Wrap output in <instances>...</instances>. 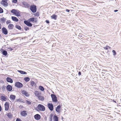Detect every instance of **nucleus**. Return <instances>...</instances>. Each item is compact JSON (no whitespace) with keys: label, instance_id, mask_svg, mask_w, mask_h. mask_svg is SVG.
<instances>
[{"label":"nucleus","instance_id":"nucleus-1","mask_svg":"<svg viewBox=\"0 0 121 121\" xmlns=\"http://www.w3.org/2000/svg\"><path fill=\"white\" fill-rule=\"evenodd\" d=\"M37 21L36 19H35L34 17H31L27 21H24V23L26 24L27 26L29 27H31L32 25L30 22L35 23L37 22Z\"/></svg>","mask_w":121,"mask_h":121},{"label":"nucleus","instance_id":"nucleus-2","mask_svg":"<svg viewBox=\"0 0 121 121\" xmlns=\"http://www.w3.org/2000/svg\"><path fill=\"white\" fill-rule=\"evenodd\" d=\"M30 10L33 13H35L37 10L36 6L35 5L32 4L31 5L30 7Z\"/></svg>","mask_w":121,"mask_h":121},{"label":"nucleus","instance_id":"nucleus-3","mask_svg":"<svg viewBox=\"0 0 121 121\" xmlns=\"http://www.w3.org/2000/svg\"><path fill=\"white\" fill-rule=\"evenodd\" d=\"M11 12L17 17L21 16L20 13L18 10H17L15 9H13L11 10Z\"/></svg>","mask_w":121,"mask_h":121},{"label":"nucleus","instance_id":"nucleus-4","mask_svg":"<svg viewBox=\"0 0 121 121\" xmlns=\"http://www.w3.org/2000/svg\"><path fill=\"white\" fill-rule=\"evenodd\" d=\"M37 107L38 109L37 110L38 111H45V108L44 106L42 104H39Z\"/></svg>","mask_w":121,"mask_h":121},{"label":"nucleus","instance_id":"nucleus-5","mask_svg":"<svg viewBox=\"0 0 121 121\" xmlns=\"http://www.w3.org/2000/svg\"><path fill=\"white\" fill-rule=\"evenodd\" d=\"M0 4L3 6L6 7L8 5L7 0H2L0 2Z\"/></svg>","mask_w":121,"mask_h":121},{"label":"nucleus","instance_id":"nucleus-6","mask_svg":"<svg viewBox=\"0 0 121 121\" xmlns=\"http://www.w3.org/2000/svg\"><path fill=\"white\" fill-rule=\"evenodd\" d=\"M15 86L17 88H21L23 86V84L19 82H16L15 83Z\"/></svg>","mask_w":121,"mask_h":121},{"label":"nucleus","instance_id":"nucleus-7","mask_svg":"<svg viewBox=\"0 0 121 121\" xmlns=\"http://www.w3.org/2000/svg\"><path fill=\"white\" fill-rule=\"evenodd\" d=\"M51 96L53 102H56L57 101L56 97L55 95L51 94Z\"/></svg>","mask_w":121,"mask_h":121},{"label":"nucleus","instance_id":"nucleus-8","mask_svg":"<svg viewBox=\"0 0 121 121\" xmlns=\"http://www.w3.org/2000/svg\"><path fill=\"white\" fill-rule=\"evenodd\" d=\"M48 107L50 111H52L53 110L54 106L52 104L50 103L48 104Z\"/></svg>","mask_w":121,"mask_h":121},{"label":"nucleus","instance_id":"nucleus-9","mask_svg":"<svg viewBox=\"0 0 121 121\" xmlns=\"http://www.w3.org/2000/svg\"><path fill=\"white\" fill-rule=\"evenodd\" d=\"M61 106L60 105H58L56 108V111L58 113H59L61 112Z\"/></svg>","mask_w":121,"mask_h":121},{"label":"nucleus","instance_id":"nucleus-10","mask_svg":"<svg viewBox=\"0 0 121 121\" xmlns=\"http://www.w3.org/2000/svg\"><path fill=\"white\" fill-rule=\"evenodd\" d=\"M5 110L8 111L9 108V103L7 102H6L4 104Z\"/></svg>","mask_w":121,"mask_h":121},{"label":"nucleus","instance_id":"nucleus-11","mask_svg":"<svg viewBox=\"0 0 121 121\" xmlns=\"http://www.w3.org/2000/svg\"><path fill=\"white\" fill-rule=\"evenodd\" d=\"M21 93L22 94L26 96H29V94L26 91L24 90L22 91Z\"/></svg>","mask_w":121,"mask_h":121},{"label":"nucleus","instance_id":"nucleus-12","mask_svg":"<svg viewBox=\"0 0 121 121\" xmlns=\"http://www.w3.org/2000/svg\"><path fill=\"white\" fill-rule=\"evenodd\" d=\"M2 33L5 35H6L8 34V31L7 29L4 27H3L2 29Z\"/></svg>","mask_w":121,"mask_h":121},{"label":"nucleus","instance_id":"nucleus-13","mask_svg":"<svg viewBox=\"0 0 121 121\" xmlns=\"http://www.w3.org/2000/svg\"><path fill=\"white\" fill-rule=\"evenodd\" d=\"M34 94L35 96L38 98L41 95V93L40 92L36 91L35 92Z\"/></svg>","mask_w":121,"mask_h":121},{"label":"nucleus","instance_id":"nucleus-14","mask_svg":"<svg viewBox=\"0 0 121 121\" xmlns=\"http://www.w3.org/2000/svg\"><path fill=\"white\" fill-rule=\"evenodd\" d=\"M21 115L23 116L26 117L27 115V112L26 111H23L21 112Z\"/></svg>","mask_w":121,"mask_h":121},{"label":"nucleus","instance_id":"nucleus-15","mask_svg":"<svg viewBox=\"0 0 121 121\" xmlns=\"http://www.w3.org/2000/svg\"><path fill=\"white\" fill-rule=\"evenodd\" d=\"M6 89L8 91H10L12 90V87L11 85H8L6 87Z\"/></svg>","mask_w":121,"mask_h":121},{"label":"nucleus","instance_id":"nucleus-16","mask_svg":"<svg viewBox=\"0 0 121 121\" xmlns=\"http://www.w3.org/2000/svg\"><path fill=\"white\" fill-rule=\"evenodd\" d=\"M22 4L25 8H29L30 6V4L26 2H23Z\"/></svg>","mask_w":121,"mask_h":121},{"label":"nucleus","instance_id":"nucleus-17","mask_svg":"<svg viewBox=\"0 0 121 121\" xmlns=\"http://www.w3.org/2000/svg\"><path fill=\"white\" fill-rule=\"evenodd\" d=\"M34 117L35 119L36 120H39L41 118L40 115L38 114L35 115Z\"/></svg>","mask_w":121,"mask_h":121},{"label":"nucleus","instance_id":"nucleus-18","mask_svg":"<svg viewBox=\"0 0 121 121\" xmlns=\"http://www.w3.org/2000/svg\"><path fill=\"white\" fill-rule=\"evenodd\" d=\"M6 79L7 81L8 82L12 83L13 82V80L9 77H8Z\"/></svg>","mask_w":121,"mask_h":121},{"label":"nucleus","instance_id":"nucleus-19","mask_svg":"<svg viewBox=\"0 0 121 121\" xmlns=\"http://www.w3.org/2000/svg\"><path fill=\"white\" fill-rule=\"evenodd\" d=\"M1 98L2 100L6 101L7 100V96L2 95L1 96Z\"/></svg>","mask_w":121,"mask_h":121},{"label":"nucleus","instance_id":"nucleus-20","mask_svg":"<svg viewBox=\"0 0 121 121\" xmlns=\"http://www.w3.org/2000/svg\"><path fill=\"white\" fill-rule=\"evenodd\" d=\"M9 98L11 100H14L16 98V96L13 95H10Z\"/></svg>","mask_w":121,"mask_h":121},{"label":"nucleus","instance_id":"nucleus-21","mask_svg":"<svg viewBox=\"0 0 121 121\" xmlns=\"http://www.w3.org/2000/svg\"><path fill=\"white\" fill-rule=\"evenodd\" d=\"M11 19L14 21L17 22L18 21V19L17 17H12Z\"/></svg>","mask_w":121,"mask_h":121},{"label":"nucleus","instance_id":"nucleus-22","mask_svg":"<svg viewBox=\"0 0 121 121\" xmlns=\"http://www.w3.org/2000/svg\"><path fill=\"white\" fill-rule=\"evenodd\" d=\"M13 27L14 25L12 24H9L8 26V28L9 30L13 29Z\"/></svg>","mask_w":121,"mask_h":121},{"label":"nucleus","instance_id":"nucleus-23","mask_svg":"<svg viewBox=\"0 0 121 121\" xmlns=\"http://www.w3.org/2000/svg\"><path fill=\"white\" fill-rule=\"evenodd\" d=\"M17 71L19 72L21 74H26L27 73L26 72L22 70H17Z\"/></svg>","mask_w":121,"mask_h":121},{"label":"nucleus","instance_id":"nucleus-24","mask_svg":"<svg viewBox=\"0 0 121 121\" xmlns=\"http://www.w3.org/2000/svg\"><path fill=\"white\" fill-rule=\"evenodd\" d=\"M57 16L55 14H54L51 16V17L52 19H54L55 20H56L57 17Z\"/></svg>","mask_w":121,"mask_h":121},{"label":"nucleus","instance_id":"nucleus-25","mask_svg":"<svg viewBox=\"0 0 121 121\" xmlns=\"http://www.w3.org/2000/svg\"><path fill=\"white\" fill-rule=\"evenodd\" d=\"M38 98L39 100H40L41 101H43L44 99V98L43 96H42L41 95Z\"/></svg>","mask_w":121,"mask_h":121},{"label":"nucleus","instance_id":"nucleus-26","mask_svg":"<svg viewBox=\"0 0 121 121\" xmlns=\"http://www.w3.org/2000/svg\"><path fill=\"white\" fill-rule=\"evenodd\" d=\"M54 121H58V117L56 116H54Z\"/></svg>","mask_w":121,"mask_h":121},{"label":"nucleus","instance_id":"nucleus-27","mask_svg":"<svg viewBox=\"0 0 121 121\" xmlns=\"http://www.w3.org/2000/svg\"><path fill=\"white\" fill-rule=\"evenodd\" d=\"M30 84L31 86L32 87H33V86L35 85L36 84L35 82L33 81H31L30 82Z\"/></svg>","mask_w":121,"mask_h":121},{"label":"nucleus","instance_id":"nucleus-28","mask_svg":"<svg viewBox=\"0 0 121 121\" xmlns=\"http://www.w3.org/2000/svg\"><path fill=\"white\" fill-rule=\"evenodd\" d=\"M6 115H7V116L9 118H11L13 116L10 113H7L6 114Z\"/></svg>","mask_w":121,"mask_h":121},{"label":"nucleus","instance_id":"nucleus-29","mask_svg":"<svg viewBox=\"0 0 121 121\" xmlns=\"http://www.w3.org/2000/svg\"><path fill=\"white\" fill-rule=\"evenodd\" d=\"M24 80L25 82H28L30 81V78L28 77H26L24 78Z\"/></svg>","mask_w":121,"mask_h":121},{"label":"nucleus","instance_id":"nucleus-30","mask_svg":"<svg viewBox=\"0 0 121 121\" xmlns=\"http://www.w3.org/2000/svg\"><path fill=\"white\" fill-rule=\"evenodd\" d=\"M39 89L41 91H43L44 90V88L43 87L41 86H40L39 87Z\"/></svg>","mask_w":121,"mask_h":121},{"label":"nucleus","instance_id":"nucleus-31","mask_svg":"<svg viewBox=\"0 0 121 121\" xmlns=\"http://www.w3.org/2000/svg\"><path fill=\"white\" fill-rule=\"evenodd\" d=\"M105 50H108V48L110 49L111 47L108 46H106V47H103Z\"/></svg>","mask_w":121,"mask_h":121},{"label":"nucleus","instance_id":"nucleus-32","mask_svg":"<svg viewBox=\"0 0 121 121\" xmlns=\"http://www.w3.org/2000/svg\"><path fill=\"white\" fill-rule=\"evenodd\" d=\"M7 52L5 50H4L3 52V54L5 56H6L7 54Z\"/></svg>","mask_w":121,"mask_h":121},{"label":"nucleus","instance_id":"nucleus-33","mask_svg":"<svg viewBox=\"0 0 121 121\" xmlns=\"http://www.w3.org/2000/svg\"><path fill=\"white\" fill-rule=\"evenodd\" d=\"M16 28L18 29L19 30H20L21 29V27L18 25H16Z\"/></svg>","mask_w":121,"mask_h":121},{"label":"nucleus","instance_id":"nucleus-34","mask_svg":"<svg viewBox=\"0 0 121 121\" xmlns=\"http://www.w3.org/2000/svg\"><path fill=\"white\" fill-rule=\"evenodd\" d=\"M26 103L29 105L31 103L30 101L27 100H26Z\"/></svg>","mask_w":121,"mask_h":121},{"label":"nucleus","instance_id":"nucleus-35","mask_svg":"<svg viewBox=\"0 0 121 121\" xmlns=\"http://www.w3.org/2000/svg\"><path fill=\"white\" fill-rule=\"evenodd\" d=\"M3 12V9L0 7V13H2Z\"/></svg>","mask_w":121,"mask_h":121},{"label":"nucleus","instance_id":"nucleus-36","mask_svg":"<svg viewBox=\"0 0 121 121\" xmlns=\"http://www.w3.org/2000/svg\"><path fill=\"white\" fill-rule=\"evenodd\" d=\"M112 52H113V54L115 56L116 55V53L115 50H113L112 51Z\"/></svg>","mask_w":121,"mask_h":121},{"label":"nucleus","instance_id":"nucleus-37","mask_svg":"<svg viewBox=\"0 0 121 121\" xmlns=\"http://www.w3.org/2000/svg\"><path fill=\"white\" fill-rule=\"evenodd\" d=\"M8 49L9 50V51H11L13 50V49L10 47L8 48Z\"/></svg>","mask_w":121,"mask_h":121},{"label":"nucleus","instance_id":"nucleus-38","mask_svg":"<svg viewBox=\"0 0 121 121\" xmlns=\"http://www.w3.org/2000/svg\"><path fill=\"white\" fill-rule=\"evenodd\" d=\"M17 0H13L12 1V2L14 3H17Z\"/></svg>","mask_w":121,"mask_h":121},{"label":"nucleus","instance_id":"nucleus-39","mask_svg":"<svg viewBox=\"0 0 121 121\" xmlns=\"http://www.w3.org/2000/svg\"><path fill=\"white\" fill-rule=\"evenodd\" d=\"M11 21L10 20H7L6 22V24H8L9 23H10Z\"/></svg>","mask_w":121,"mask_h":121},{"label":"nucleus","instance_id":"nucleus-40","mask_svg":"<svg viewBox=\"0 0 121 121\" xmlns=\"http://www.w3.org/2000/svg\"><path fill=\"white\" fill-rule=\"evenodd\" d=\"M6 86H3L2 87V89L3 90H4L5 89Z\"/></svg>","mask_w":121,"mask_h":121},{"label":"nucleus","instance_id":"nucleus-41","mask_svg":"<svg viewBox=\"0 0 121 121\" xmlns=\"http://www.w3.org/2000/svg\"><path fill=\"white\" fill-rule=\"evenodd\" d=\"M29 29L28 27H26L25 28V30L26 31L27 30H29Z\"/></svg>","mask_w":121,"mask_h":121},{"label":"nucleus","instance_id":"nucleus-42","mask_svg":"<svg viewBox=\"0 0 121 121\" xmlns=\"http://www.w3.org/2000/svg\"><path fill=\"white\" fill-rule=\"evenodd\" d=\"M16 121H22L20 119L17 118L16 119Z\"/></svg>","mask_w":121,"mask_h":121},{"label":"nucleus","instance_id":"nucleus-43","mask_svg":"<svg viewBox=\"0 0 121 121\" xmlns=\"http://www.w3.org/2000/svg\"><path fill=\"white\" fill-rule=\"evenodd\" d=\"M45 22L47 24H49V22L48 20H46L45 21Z\"/></svg>","mask_w":121,"mask_h":121},{"label":"nucleus","instance_id":"nucleus-44","mask_svg":"<svg viewBox=\"0 0 121 121\" xmlns=\"http://www.w3.org/2000/svg\"><path fill=\"white\" fill-rule=\"evenodd\" d=\"M35 16H39V13L38 12H37L36 14H35Z\"/></svg>","mask_w":121,"mask_h":121},{"label":"nucleus","instance_id":"nucleus-45","mask_svg":"<svg viewBox=\"0 0 121 121\" xmlns=\"http://www.w3.org/2000/svg\"><path fill=\"white\" fill-rule=\"evenodd\" d=\"M78 75L79 76L80 75H81V73L80 71H79V72L78 73Z\"/></svg>","mask_w":121,"mask_h":121},{"label":"nucleus","instance_id":"nucleus-46","mask_svg":"<svg viewBox=\"0 0 121 121\" xmlns=\"http://www.w3.org/2000/svg\"><path fill=\"white\" fill-rule=\"evenodd\" d=\"M66 12H69L70 11L69 10V9H66Z\"/></svg>","mask_w":121,"mask_h":121},{"label":"nucleus","instance_id":"nucleus-47","mask_svg":"<svg viewBox=\"0 0 121 121\" xmlns=\"http://www.w3.org/2000/svg\"><path fill=\"white\" fill-rule=\"evenodd\" d=\"M2 110V108L1 106L0 105V112Z\"/></svg>","mask_w":121,"mask_h":121},{"label":"nucleus","instance_id":"nucleus-48","mask_svg":"<svg viewBox=\"0 0 121 121\" xmlns=\"http://www.w3.org/2000/svg\"><path fill=\"white\" fill-rule=\"evenodd\" d=\"M1 20H3V21H5V19L4 18H2L1 19Z\"/></svg>","mask_w":121,"mask_h":121},{"label":"nucleus","instance_id":"nucleus-49","mask_svg":"<svg viewBox=\"0 0 121 121\" xmlns=\"http://www.w3.org/2000/svg\"><path fill=\"white\" fill-rule=\"evenodd\" d=\"M114 11L115 12L118 11V10H114Z\"/></svg>","mask_w":121,"mask_h":121},{"label":"nucleus","instance_id":"nucleus-50","mask_svg":"<svg viewBox=\"0 0 121 121\" xmlns=\"http://www.w3.org/2000/svg\"><path fill=\"white\" fill-rule=\"evenodd\" d=\"M106 75L107 76H108L109 75H110V74H109V73H107V74H106Z\"/></svg>","mask_w":121,"mask_h":121},{"label":"nucleus","instance_id":"nucleus-51","mask_svg":"<svg viewBox=\"0 0 121 121\" xmlns=\"http://www.w3.org/2000/svg\"><path fill=\"white\" fill-rule=\"evenodd\" d=\"M102 71H107V70H105V69L103 70Z\"/></svg>","mask_w":121,"mask_h":121},{"label":"nucleus","instance_id":"nucleus-52","mask_svg":"<svg viewBox=\"0 0 121 121\" xmlns=\"http://www.w3.org/2000/svg\"><path fill=\"white\" fill-rule=\"evenodd\" d=\"M18 101V99H17V101Z\"/></svg>","mask_w":121,"mask_h":121},{"label":"nucleus","instance_id":"nucleus-53","mask_svg":"<svg viewBox=\"0 0 121 121\" xmlns=\"http://www.w3.org/2000/svg\"><path fill=\"white\" fill-rule=\"evenodd\" d=\"M102 73H103V72H102Z\"/></svg>","mask_w":121,"mask_h":121}]
</instances>
